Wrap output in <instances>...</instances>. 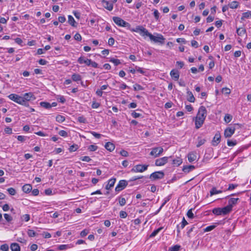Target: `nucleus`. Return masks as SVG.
Wrapping results in <instances>:
<instances>
[{"label":"nucleus","instance_id":"ddd939ff","mask_svg":"<svg viewBox=\"0 0 251 251\" xmlns=\"http://www.w3.org/2000/svg\"><path fill=\"white\" fill-rule=\"evenodd\" d=\"M195 119H195L196 128L197 129H199L203 125L205 119L203 118H200L199 117H197V116H196Z\"/></svg>","mask_w":251,"mask_h":251},{"label":"nucleus","instance_id":"72a5a7b5","mask_svg":"<svg viewBox=\"0 0 251 251\" xmlns=\"http://www.w3.org/2000/svg\"><path fill=\"white\" fill-rule=\"evenodd\" d=\"M239 3L237 1H232L231 3H229L228 6L230 8L235 9L238 7Z\"/></svg>","mask_w":251,"mask_h":251},{"label":"nucleus","instance_id":"20e7f679","mask_svg":"<svg viewBox=\"0 0 251 251\" xmlns=\"http://www.w3.org/2000/svg\"><path fill=\"white\" fill-rule=\"evenodd\" d=\"M164 176V173L162 171L155 172L150 176V178L152 180L162 179Z\"/></svg>","mask_w":251,"mask_h":251},{"label":"nucleus","instance_id":"69168bd1","mask_svg":"<svg viewBox=\"0 0 251 251\" xmlns=\"http://www.w3.org/2000/svg\"><path fill=\"white\" fill-rule=\"evenodd\" d=\"M58 134L60 136H63V137H67L68 136L67 132L66 131L63 130H60Z\"/></svg>","mask_w":251,"mask_h":251},{"label":"nucleus","instance_id":"603ef678","mask_svg":"<svg viewBox=\"0 0 251 251\" xmlns=\"http://www.w3.org/2000/svg\"><path fill=\"white\" fill-rule=\"evenodd\" d=\"M187 216H188V218H191V219H192L194 217V214L192 212V209H189L188 211V212L187 213Z\"/></svg>","mask_w":251,"mask_h":251},{"label":"nucleus","instance_id":"4be33fe9","mask_svg":"<svg viewBox=\"0 0 251 251\" xmlns=\"http://www.w3.org/2000/svg\"><path fill=\"white\" fill-rule=\"evenodd\" d=\"M23 191L26 193H29L32 190V186L30 184H25L22 187Z\"/></svg>","mask_w":251,"mask_h":251},{"label":"nucleus","instance_id":"c756f323","mask_svg":"<svg viewBox=\"0 0 251 251\" xmlns=\"http://www.w3.org/2000/svg\"><path fill=\"white\" fill-rule=\"evenodd\" d=\"M182 162V159L179 157H177L173 160V164L176 166L180 165Z\"/></svg>","mask_w":251,"mask_h":251},{"label":"nucleus","instance_id":"a18cd8bd","mask_svg":"<svg viewBox=\"0 0 251 251\" xmlns=\"http://www.w3.org/2000/svg\"><path fill=\"white\" fill-rule=\"evenodd\" d=\"M0 249L2 251H8L9 246L7 244H5L2 245L0 246Z\"/></svg>","mask_w":251,"mask_h":251},{"label":"nucleus","instance_id":"0eeeda50","mask_svg":"<svg viewBox=\"0 0 251 251\" xmlns=\"http://www.w3.org/2000/svg\"><path fill=\"white\" fill-rule=\"evenodd\" d=\"M127 185V182L126 180H121L116 187L115 191L116 192H119L125 189Z\"/></svg>","mask_w":251,"mask_h":251},{"label":"nucleus","instance_id":"6ab92c4d","mask_svg":"<svg viewBox=\"0 0 251 251\" xmlns=\"http://www.w3.org/2000/svg\"><path fill=\"white\" fill-rule=\"evenodd\" d=\"M197 158V155L196 153L194 152H191L188 154V159L189 162H192L195 161Z\"/></svg>","mask_w":251,"mask_h":251},{"label":"nucleus","instance_id":"a211bd4d","mask_svg":"<svg viewBox=\"0 0 251 251\" xmlns=\"http://www.w3.org/2000/svg\"><path fill=\"white\" fill-rule=\"evenodd\" d=\"M239 200L238 198H230L228 200V205L232 209L233 206L237 203Z\"/></svg>","mask_w":251,"mask_h":251},{"label":"nucleus","instance_id":"864d4df0","mask_svg":"<svg viewBox=\"0 0 251 251\" xmlns=\"http://www.w3.org/2000/svg\"><path fill=\"white\" fill-rule=\"evenodd\" d=\"M215 227L216 226L214 225L208 226L205 228V229H204V231L208 232L211 231L212 230L214 229Z\"/></svg>","mask_w":251,"mask_h":251},{"label":"nucleus","instance_id":"6e6552de","mask_svg":"<svg viewBox=\"0 0 251 251\" xmlns=\"http://www.w3.org/2000/svg\"><path fill=\"white\" fill-rule=\"evenodd\" d=\"M149 37L151 41H153L154 42L163 43L165 40V38L162 35H159L158 36L155 37L151 33Z\"/></svg>","mask_w":251,"mask_h":251},{"label":"nucleus","instance_id":"e2e57ef3","mask_svg":"<svg viewBox=\"0 0 251 251\" xmlns=\"http://www.w3.org/2000/svg\"><path fill=\"white\" fill-rule=\"evenodd\" d=\"M74 39L75 40H77V41H80L81 40V36L80 35V34H79L78 33H76L75 36H74Z\"/></svg>","mask_w":251,"mask_h":251},{"label":"nucleus","instance_id":"bb28decb","mask_svg":"<svg viewBox=\"0 0 251 251\" xmlns=\"http://www.w3.org/2000/svg\"><path fill=\"white\" fill-rule=\"evenodd\" d=\"M68 23L70 25L74 27L76 26V22L74 18L71 15L68 16Z\"/></svg>","mask_w":251,"mask_h":251},{"label":"nucleus","instance_id":"f257e3e1","mask_svg":"<svg viewBox=\"0 0 251 251\" xmlns=\"http://www.w3.org/2000/svg\"><path fill=\"white\" fill-rule=\"evenodd\" d=\"M130 30L132 32H138L143 37H149L151 34L149 32L147 29L142 25H138L134 28H131Z\"/></svg>","mask_w":251,"mask_h":251},{"label":"nucleus","instance_id":"f704fd0d","mask_svg":"<svg viewBox=\"0 0 251 251\" xmlns=\"http://www.w3.org/2000/svg\"><path fill=\"white\" fill-rule=\"evenodd\" d=\"M163 229V227H160L154 230L150 235V237L152 238L155 236Z\"/></svg>","mask_w":251,"mask_h":251},{"label":"nucleus","instance_id":"f8f14e48","mask_svg":"<svg viewBox=\"0 0 251 251\" xmlns=\"http://www.w3.org/2000/svg\"><path fill=\"white\" fill-rule=\"evenodd\" d=\"M221 140V135L219 132H217L212 141V145L213 146H217Z\"/></svg>","mask_w":251,"mask_h":251},{"label":"nucleus","instance_id":"aec40b11","mask_svg":"<svg viewBox=\"0 0 251 251\" xmlns=\"http://www.w3.org/2000/svg\"><path fill=\"white\" fill-rule=\"evenodd\" d=\"M221 210L222 213L223 215H226L231 211L232 208L227 205L224 207L221 208Z\"/></svg>","mask_w":251,"mask_h":251},{"label":"nucleus","instance_id":"5701e85b","mask_svg":"<svg viewBox=\"0 0 251 251\" xmlns=\"http://www.w3.org/2000/svg\"><path fill=\"white\" fill-rule=\"evenodd\" d=\"M103 6L109 11H111L113 8V2L109 1H106V3L104 4Z\"/></svg>","mask_w":251,"mask_h":251},{"label":"nucleus","instance_id":"0e129e2a","mask_svg":"<svg viewBox=\"0 0 251 251\" xmlns=\"http://www.w3.org/2000/svg\"><path fill=\"white\" fill-rule=\"evenodd\" d=\"M237 142L236 141L228 140L227 144L228 146H234L236 144Z\"/></svg>","mask_w":251,"mask_h":251},{"label":"nucleus","instance_id":"423d86ee","mask_svg":"<svg viewBox=\"0 0 251 251\" xmlns=\"http://www.w3.org/2000/svg\"><path fill=\"white\" fill-rule=\"evenodd\" d=\"M8 98L18 103H22L24 101V98L15 94H11L8 96Z\"/></svg>","mask_w":251,"mask_h":251},{"label":"nucleus","instance_id":"de8ad7c7","mask_svg":"<svg viewBox=\"0 0 251 251\" xmlns=\"http://www.w3.org/2000/svg\"><path fill=\"white\" fill-rule=\"evenodd\" d=\"M7 191L11 195H15L16 194V190L13 188H9L7 189Z\"/></svg>","mask_w":251,"mask_h":251},{"label":"nucleus","instance_id":"3c124183","mask_svg":"<svg viewBox=\"0 0 251 251\" xmlns=\"http://www.w3.org/2000/svg\"><path fill=\"white\" fill-rule=\"evenodd\" d=\"M4 132L6 134H11L12 133V129L11 127L7 126L5 128Z\"/></svg>","mask_w":251,"mask_h":251},{"label":"nucleus","instance_id":"9d476101","mask_svg":"<svg viewBox=\"0 0 251 251\" xmlns=\"http://www.w3.org/2000/svg\"><path fill=\"white\" fill-rule=\"evenodd\" d=\"M169 158L168 157H163L156 159L155 162V165L157 166H161L165 165L168 162Z\"/></svg>","mask_w":251,"mask_h":251},{"label":"nucleus","instance_id":"09e8293b","mask_svg":"<svg viewBox=\"0 0 251 251\" xmlns=\"http://www.w3.org/2000/svg\"><path fill=\"white\" fill-rule=\"evenodd\" d=\"M222 92L225 94L228 95L230 93V90L228 88L225 87L222 89Z\"/></svg>","mask_w":251,"mask_h":251},{"label":"nucleus","instance_id":"338daca9","mask_svg":"<svg viewBox=\"0 0 251 251\" xmlns=\"http://www.w3.org/2000/svg\"><path fill=\"white\" fill-rule=\"evenodd\" d=\"M4 217L7 222H10L12 220L11 216L8 214H4Z\"/></svg>","mask_w":251,"mask_h":251},{"label":"nucleus","instance_id":"1a4fd4ad","mask_svg":"<svg viewBox=\"0 0 251 251\" xmlns=\"http://www.w3.org/2000/svg\"><path fill=\"white\" fill-rule=\"evenodd\" d=\"M197 116L201 118H203L205 119L206 117V109L204 106H200V107L199 109V111Z\"/></svg>","mask_w":251,"mask_h":251},{"label":"nucleus","instance_id":"8fccbe9b","mask_svg":"<svg viewBox=\"0 0 251 251\" xmlns=\"http://www.w3.org/2000/svg\"><path fill=\"white\" fill-rule=\"evenodd\" d=\"M153 15L155 17V19L156 20H158L159 18V13L158 12L157 10H156V9L154 10Z\"/></svg>","mask_w":251,"mask_h":251},{"label":"nucleus","instance_id":"e433bc0d","mask_svg":"<svg viewBox=\"0 0 251 251\" xmlns=\"http://www.w3.org/2000/svg\"><path fill=\"white\" fill-rule=\"evenodd\" d=\"M65 120V117L61 115H58L56 117V120L57 122L61 123L63 122Z\"/></svg>","mask_w":251,"mask_h":251},{"label":"nucleus","instance_id":"6e6d98bb","mask_svg":"<svg viewBox=\"0 0 251 251\" xmlns=\"http://www.w3.org/2000/svg\"><path fill=\"white\" fill-rule=\"evenodd\" d=\"M114 43H115V39L111 37L108 39V44L109 45V46H112L114 44Z\"/></svg>","mask_w":251,"mask_h":251},{"label":"nucleus","instance_id":"79ce46f5","mask_svg":"<svg viewBox=\"0 0 251 251\" xmlns=\"http://www.w3.org/2000/svg\"><path fill=\"white\" fill-rule=\"evenodd\" d=\"M133 89L135 91L143 90L144 88L140 85L135 84L133 85Z\"/></svg>","mask_w":251,"mask_h":251},{"label":"nucleus","instance_id":"c03bdc74","mask_svg":"<svg viewBox=\"0 0 251 251\" xmlns=\"http://www.w3.org/2000/svg\"><path fill=\"white\" fill-rule=\"evenodd\" d=\"M110 61L113 63L116 66H117L121 64L120 60L118 59L111 58L110 59Z\"/></svg>","mask_w":251,"mask_h":251},{"label":"nucleus","instance_id":"13d9d810","mask_svg":"<svg viewBox=\"0 0 251 251\" xmlns=\"http://www.w3.org/2000/svg\"><path fill=\"white\" fill-rule=\"evenodd\" d=\"M127 216V214L126 212L124 211H121L120 212V217L121 218H126Z\"/></svg>","mask_w":251,"mask_h":251},{"label":"nucleus","instance_id":"a19ab883","mask_svg":"<svg viewBox=\"0 0 251 251\" xmlns=\"http://www.w3.org/2000/svg\"><path fill=\"white\" fill-rule=\"evenodd\" d=\"M27 235L28 236L33 237L36 236V233L32 229H28L27 232Z\"/></svg>","mask_w":251,"mask_h":251},{"label":"nucleus","instance_id":"2f4dec72","mask_svg":"<svg viewBox=\"0 0 251 251\" xmlns=\"http://www.w3.org/2000/svg\"><path fill=\"white\" fill-rule=\"evenodd\" d=\"M72 78L74 81H78L81 80V76L79 74H74L72 75Z\"/></svg>","mask_w":251,"mask_h":251},{"label":"nucleus","instance_id":"4c0bfd02","mask_svg":"<svg viewBox=\"0 0 251 251\" xmlns=\"http://www.w3.org/2000/svg\"><path fill=\"white\" fill-rule=\"evenodd\" d=\"M71 247L69 245H60L58 246V249L62 251V250H65L68 249L70 248Z\"/></svg>","mask_w":251,"mask_h":251},{"label":"nucleus","instance_id":"052dcab7","mask_svg":"<svg viewBox=\"0 0 251 251\" xmlns=\"http://www.w3.org/2000/svg\"><path fill=\"white\" fill-rule=\"evenodd\" d=\"M98 147L93 145H90L88 147L89 150L92 151H96Z\"/></svg>","mask_w":251,"mask_h":251},{"label":"nucleus","instance_id":"ea45409f","mask_svg":"<svg viewBox=\"0 0 251 251\" xmlns=\"http://www.w3.org/2000/svg\"><path fill=\"white\" fill-rule=\"evenodd\" d=\"M232 118V117L230 115L226 114L225 116L224 120L226 123H228L231 121Z\"/></svg>","mask_w":251,"mask_h":251},{"label":"nucleus","instance_id":"cd10ccee","mask_svg":"<svg viewBox=\"0 0 251 251\" xmlns=\"http://www.w3.org/2000/svg\"><path fill=\"white\" fill-rule=\"evenodd\" d=\"M223 191L221 190H218L215 187H213L210 191V194L212 196L215 194L221 193Z\"/></svg>","mask_w":251,"mask_h":251},{"label":"nucleus","instance_id":"39448f33","mask_svg":"<svg viewBox=\"0 0 251 251\" xmlns=\"http://www.w3.org/2000/svg\"><path fill=\"white\" fill-rule=\"evenodd\" d=\"M163 151V149L162 147H156L152 148L150 154L154 158L158 157Z\"/></svg>","mask_w":251,"mask_h":251},{"label":"nucleus","instance_id":"bf43d9fd","mask_svg":"<svg viewBox=\"0 0 251 251\" xmlns=\"http://www.w3.org/2000/svg\"><path fill=\"white\" fill-rule=\"evenodd\" d=\"M26 138V137L22 135H19L17 137L18 140L22 142H24Z\"/></svg>","mask_w":251,"mask_h":251},{"label":"nucleus","instance_id":"c85d7f7f","mask_svg":"<svg viewBox=\"0 0 251 251\" xmlns=\"http://www.w3.org/2000/svg\"><path fill=\"white\" fill-rule=\"evenodd\" d=\"M251 18V11H248V12H244L242 14V16L241 18L242 20H244L245 19H248Z\"/></svg>","mask_w":251,"mask_h":251},{"label":"nucleus","instance_id":"473e14b6","mask_svg":"<svg viewBox=\"0 0 251 251\" xmlns=\"http://www.w3.org/2000/svg\"><path fill=\"white\" fill-rule=\"evenodd\" d=\"M40 104L42 107L46 109H50L51 108V104L48 102L42 101L40 103Z\"/></svg>","mask_w":251,"mask_h":251},{"label":"nucleus","instance_id":"dca6fc26","mask_svg":"<svg viewBox=\"0 0 251 251\" xmlns=\"http://www.w3.org/2000/svg\"><path fill=\"white\" fill-rule=\"evenodd\" d=\"M171 76L176 80H177L179 77V72L176 70H172L170 72Z\"/></svg>","mask_w":251,"mask_h":251},{"label":"nucleus","instance_id":"58836bf2","mask_svg":"<svg viewBox=\"0 0 251 251\" xmlns=\"http://www.w3.org/2000/svg\"><path fill=\"white\" fill-rule=\"evenodd\" d=\"M206 141V140L204 139H201L200 137L198 138V143L197 145V147L199 148L201 145H203Z\"/></svg>","mask_w":251,"mask_h":251},{"label":"nucleus","instance_id":"412c9836","mask_svg":"<svg viewBox=\"0 0 251 251\" xmlns=\"http://www.w3.org/2000/svg\"><path fill=\"white\" fill-rule=\"evenodd\" d=\"M105 148L109 151H112L115 149V145L111 142H107L105 145Z\"/></svg>","mask_w":251,"mask_h":251},{"label":"nucleus","instance_id":"9b49d317","mask_svg":"<svg viewBox=\"0 0 251 251\" xmlns=\"http://www.w3.org/2000/svg\"><path fill=\"white\" fill-rule=\"evenodd\" d=\"M235 128L234 127L226 128L224 132V135L226 137H230L234 133Z\"/></svg>","mask_w":251,"mask_h":251},{"label":"nucleus","instance_id":"49530a36","mask_svg":"<svg viewBox=\"0 0 251 251\" xmlns=\"http://www.w3.org/2000/svg\"><path fill=\"white\" fill-rule=\"evenodd\" d=\"M119 202L121 206H124L126 203V200L124 198H120Z\"/></svg>","mask_w":251,"mask_h":251},{"label":"nucleus","instance_id":"b1692460","mask_svg":"<svg viewBox=\"0 0 251 251\" xmlns=\"http://www.w3.org/2000/svg\"><path fill=\"white\" fill-rule=\"evenodd\" d=\"M195 168V166L193 165L185 166L183 167L182 170L184 173H188L194 170Z\"/></svg>","mask_w":251,"mask_h":251},{"label":"nucleus","instance_id":"4d7b16f0","mask_svg":"<svg viewBox=\"0 0 251 251\" xmlns=\"http://www.w3.org/2000/svg\"><path fill=\"white\" fill-rule=\"evenodd\" d=\"M77 120L79 123H85L86 122V119L83 116L78 117Z\"/></svg>","mask_w":251,"mask_h":251},{"label":"nucleus","instance_id":"680f3d73","mask_svg":"<svg viewBox=\"0 0 251 251\" xmlns=\"http://www.w3.org/2000/svg\"><path fill=\"white\" fill-rule=\"evenodd\" d=\"M80 159L83 161H86V162H90L91 160V159L87 156H85L81 157L80 158Z\"/></svg>","mask_w":251,"mask_h":251},{"label":"nucleus","instance_id":"393cba45","mask_svg":"<svg viewBox=\"0 0 251 251\" xmlns=\"http://www.w3.org/2000/svg\"><path fill=\"white\" fill-rule=\"evenodd\" d=\"M12 251H20V247L18 244L14 243H12L10 246Z\"/></svg>","mask_w":251,"mask_h":251},{"label":"nucleus","instance_id":"774afa93","mask_svg":"<svg viewBox=\"0 0 251 251\" xmlns=\"http://www.w3.org/2000/svg\"><path fill=\"white\" fill-rule=\"evenodd\" d=\"M238 186L237 184H229L228 188H227V190H231L234 189H235L236 187Z\"/></svg>","mask_w":251,"mask_h":251},{"label":"nucleus","instance_id":"f3484780","mask_svg":"<svg viewBox=\"0 0 251 251\" xmlns=\"http://www.w3.org/2000/svg\"><path fill=\"white\" fill-rule=\"evenodd\" d=\"M116 178H112L108 180V184L105 186V189L107 190L110 189L112 187H113L114 185V184L116 182Z\"/></svg>","mask_w":251,"mask_h":251},{"label":"nucleus","instance_id":"c9c22d12","mask_svg":"<svg viewBox=\"0 0 251 251\" xmlns=\"http://www.w3.org/2000/svg\"><path fill=\"white\" fill-rule=\"evenodd\" d=\"M213 214L216 215H220L223 214L222 213L221 208H215L212 210Z\"/></svg>","mask_w":251,"mask_h":251},{"label":"nucleus","instance_id":"f03ea898","mask_svg":"<svg viewBox=\"0 0 251 251\" xmlns=\"http://www.w3.org/2000/svg\"><path fill=\"white\" fill-rule=\"evenodd\" d=\"M113 21L114 22L118 25L122 27H127L129 26L130 25L127 22L122 19L121 18L119 17H113Z\"/></svg>","mask_w":251,"mask_h":251},{"label":"nucleus","instance_id":"4468645a","mask_svg":"<svg viewBox=\"0 0 251 251\" xmlns=\"http://www.w3.org/2000/svg\"><path fill=\"white\" fill-rule=\"evenodd\" d=\"M78 62L80 64L85 63L87 66L90 65L91 59L86 58L84 57L81 56L77 60Z\"/></svg>","mask_w":251,"mask_h":251},{"label":"nucleus","instance_id":"2eb2a0df","mask_svg":"<svg viewBox=\"0 0 251 251\" xmlns=\"http://www.w3.org/2000/svg\"><path fill=\"white\" fill-rule=\"evenodd\" d=\"M23 98H24V100L26 101H29L32 100H34L35 99V97L34 95L31 92L25 93Z\"/></svg>","mask_w":251,"mask_h":251},{"label":"nucleus","instance_id":"5fc2aeb1","mask_svg":"<svg viewBox=\"0 0 251 251\" xmlns=\"http://www.w3.org/2000/svg\"><path fill=\"white\" fill-rule=\"evenodd\" d=\"M91 134H92L96 138L99 139L101 137V135L95 131H90Z\"/></svg>","mask_w":251,"mask_h":251},{"label":"nucleus","instance_id":"7ed1b4c3","mask_svg":"<svg viewBox=\"0 0 251 251\" xmlns=\"http://www.w3.org/2000/svg\"><path fill=\"white\" fill-rule=\"evenodd\" d=\"M148 166V165H137L132 168L131 172L134 173H142L147 170Z\"/></svg>","mask_w":251,"mask_h":251},{"label":"nucleus","instance_id":"7c9ffc66","mask_svg":"<svg viewBox=\"0 0 251 251\" xmlns=\"http://www.w3.org/2000/svg\"><path fill=\"white\" fill-rule=\"evenodd\" d=\"M236 32L239 36H242L246 34V30L244 28H237Z\"/></svg>","mask_w":251,"mask_h":251},{"label":"nucleus","instance_id":"a878e982","mask_svg":"<svg viewBox=\"0 0 251 251\" xmlns=\"http://www.w3.org/2000/svg\"><path fill=\"white\" fill-rule=\"evenodd\" d=\"M187 94L188 96L187 100L191 102H194L195 100V99L192 93L190 91L187 90Z\"/></svg>","mask_w":251,"mask_h":251},{"label":"nucleus","instance_id":"37998d69","mask_svg":"<svg viewBox=\"0 0 251 251\" xmlns=\"http://www.w3.org/2000/svg\"><path fill=\"white\" fill-rule=\"evenodd\" d=\"M180 248V246L175 245L169 248L168 251H178L179 250Z\"/></svg>","mask_w":251,"mask_h":251}]
</instances>
